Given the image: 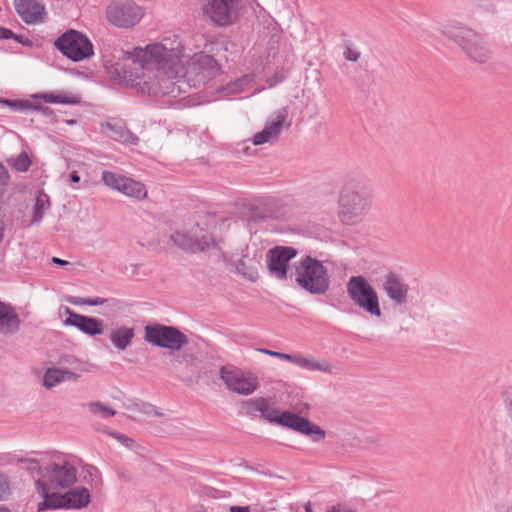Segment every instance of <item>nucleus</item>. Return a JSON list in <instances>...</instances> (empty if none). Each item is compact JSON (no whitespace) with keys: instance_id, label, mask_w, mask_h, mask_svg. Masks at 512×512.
I'll return each instance as SVG.
<instances>
[{"instance_id":"38","label":"nucleus","mask_w":512,"mask_h":512,"mask_svg":"<svg viewBox=\"0 0 512 512\" xmlns=\"http://www.w3.org/2000/svg\"><path fill=\"white\" fill-rule=\"evenodd\" d=\"M19 463H23L27 465V469L29 471H37V473L40 475V478H42V474L44 473V468L42 469L39 465V462L36 459L31 458H20L18 459Z\"/></svg>"},{"instance_id":"1","label":"nucleus","mask_w":512,"mask_h":512,"mask_svg":"<svg viewBox=\"0 0 512 512\" xmlns=\"http://www.w3.org/2000/svg\"><path fill=\"white\" fill-rule=\"evenodd\" d=\"M126 52V59L139 65L129 77L133 86L143 94L176 98L186 93L190 84L184 78V67L179 57L162 44L148 46L145 51Z\"/></svg>"},{"instance_id":"25","label":"nucleus","mask_w":512,"mask_h":512,"mask_svg":"<svg viewBox=\"0 0 512 512\" xmlns=\"http://www.w3.org/2000/svg\"><path fill=\"white\" fill-rule=\"evenodd\" d=\"M135 336L133 327L116 326L109 330V339L112 345L119 351H124L130 346Z\"/></svg>"},{"instance_id":"45","label":"nucleus","mask_w":512,"mask_h":512,"mask_svg":"<svg viewBox=\"0 0 512 512\" xmlns=\"http://www.w3.org/2000/svg\"><path fill=\"white\" fill-rule=\"evenodd\" d=\"M14 40L25 47H32L33 41L24 35L15 34Z\"/></svg>"},{"instance_id":"10","label":"nucleus","mask_w":512,"mask_h":512,"mask_svg":"<svg viewBox=\"0 0 512 512\" xmlns=\"http://www.w3.org/2000/svg\"><path fill=\"white\" fill-rule=\"evenodd\" d=\"M142 17V8L133 1H114L106 8V19L110 24L119 28H132Z\"/></svg>"},{"instance_id":"32","label":"nucleus","mask_w":512,"mask_h":512,"mask_svg":"<svg viewBox=\"0 0 512 512\" xmlns=\"http://www.w3.org/2000/svg\"><path fill=\"white\" fill-rule=\"evenodd\" d=\"M64 381L63 369L48 368L43 376V385L50 389Z\"/></svg>"},{"instance_id":"13","label":"nucleus","mask_w":512,"mask_h":512,"mask_svg":"<svg viewBox=\"0 0 512 512\" xmlns=\"http://www.w3.org/2000/svg\"><path fill=\"white\" fill-rule=\"evenodd\" d=\"M298 250L291 246H275L266 255L267 269L278 280L288 278L289 262L296 257Z\"/></svg>"},{"instance_id":"34","label":"nucleus","mask_w":512,"mask_h":512,"mask_svg":"<svg viewBox=\"0 0 512 512\" xmlns=\"http://www.w3.org/2000/svg\"><path fill=\"white\" fill-rule=\"evenodd\" d=\"M7 103L14 108L18 109H31L35 111L41 112L44 116H52L53 110L47 106H40V105H32L28 102H21V101H7Z\"/></svg>"},{"instance_id":"8","label":"nucleus","mask_w":512,"mask_h":512,"mask_svg":"<svg viewBox=\"0 0 512 512\" xmlns=\"http://www.w3.org/2000/svg\"><path fill=\"white\" fill-rule=\"evenodd\" d=\"M56 48L73 61H81L93 54L89 39L76 30H69L55 41Z\"/></svg>"},{"instance_id":"54","label":"nucleus","mask_w":512,"mask_h":512,"mask_svg":"<svg viewBox=\"0 0 512 512\" xmlns=\"http://www.w3.org/2000/svg\"><path fill=\"white\" fill-rule=\"evenodd\" d=\"M327 512H352L351 510L346 509L340 505L330 507Z\"/></svg>"},{"instance_id":"59","label":"nucleus","mask_w":512,"mask_h":512,"mask_svg":"<svg viewBox=\"0 0 512 512\" xmlns=\"http://www.w3.org/2000/svg\"><path fill=\"white\" fill-rule=\"evenodd\" d=\"M88 473H89L91 476L93 475V473H95V474H97V475H98V474H100L99 470H98L96 467H94V466H90V469L88 470Z\"/></svg>"},{"instance_id":"56","label":"nucleus","mask_w":512,"mask_h":512,"mask_svg":"<svg viewBox=\"0 0 512 512\" xmlns=\"http://www.w3.org/2000/svg\"><path fill=\"white\" fill-rule=\"evenodd\" d=\"M69 179L71 183H79L80 182V176L78 175L77 171H72L69 175Z\"/></svg>"},{"instance_id":"22","label":"nucleus","mask_w":512,"mask_h":512,"mask_svg":"<svg viewBox=\"0 0 512 512\" xmlns=\"http://www.w3.org/2000/svg\"><path fill=\"white\" fill-rule=\"evenodd\" d=\"M35 485L38 494L43 498V501L38 503V512L65 509L64 494L57 493L58 489L50 488L44 481H36Z\"/></svg>"},{"instance_id":"14","label":"nucleus","mask_w":512,"mask_h":512,"mask_svg":"<svg viewBox=\"0 0 512 512\" xmlns=\"http://www.w3.org/2000/svg\"><path fill=\"white\" fill-rule=\"evenodd\" d=\"M261 353L267 354L272 357L279 358L284 361L291 362L302 369L308 371H320L328 374L334 372V366L325 360H318L313 356H304L302 354H288L278 351H272L268 349H259Z\"/></svg>"},{"instance_id":"46","label":"nucleus","mask_w":512,"mask_h":512,"mask_svg":"<svg viewBox=\"0 0 512 512\" xmlns=\"http://www.w3.org/2000/svg\"><path fill=\"white\" fill-rule=\"evenodd\" d=\"M106 302H107V299H105V298H100V297H95V298L88 297V298H86V303L89 306L103 305Z\"/></svg>"},{"instance_id":"23","label":"nucleus","mask_w":512,"mask_h":512,"mask_svg":"<svg viewBox=\"0 0 512 512\" xmlns=\"http://www.w3.org/2000/svg\"><path fill=\"white\" fill-rule=\"evenodd\" d=\"M20 325L21 320L15 308L0 301V334L13 335L19 331Z\"/></svg>"},{"instance_id":"57","label":"nucleus","mask_w":512,"mask_h":512,"mask_svg":"<svg viewBox=\"0 0 512 512\" xmlns=\"http://www.w3.org/2000/svg\"><path fill=\"white\" fill-rule=\"evenodd\" d=\"M52 262L54 264H57V265H60V266H64V265H67L69 262L66 261V260H63V259H60L58 257H53L52 258Z\"/></svg>"},{"instance_id":"2","label":"nucleus","mask_w":512,"mask_h":512,"mask_svg":"<svg viewBox=\"0 0 512 512\" xmlns=\"http://www.w3.org/2000/svg\"><path fill=\"white\" fill-rule=\"evenodd\" d=\"M370 191L360 180L347 181L339 194V218L344 224L355 225L361 222L370 209Z\"/></svg>"},{"instance_id":"52","label":"nucleus","mask_w":512,"mask_h":512,"mask_svg":"<svg viewBox=\"0 0 512 512\" xmlns=\"http://www.w3.org/2000/svg\"><path fill=\"white\" fill-rule=\"evenodd\" d=\"M230 512H250L249 506H231Z\"/></svg>"},{"instance_id":"53","label":"nucleus","mask_w":512,"mask_h":512,"mask_svg":"<svg viewBox=\"0 0 512 512\" xmlns=\"http://www.w3.org/2000/svg\"><path fill=\"white\" fill-rule=\"evenodd\" d=\"M505 404L510 416L512 417V392L507 395L505 399Z\"/></svg>"},{"instance_id":"40","label":"nucleus","mask_w":512,"mask_h":512,"mask_svg":"<svg viewBox=\"0 0 512 512\" xmlns=\"http://www.w3.org/2000/svg\"><path fill=\"white\" fill-rule=\"evenodd\" d=\"M10 494L9 482L6 476L0 475V501Z\"/></svg>"},{"instance_id":"7","label":"nucleus","mask_w":512,"mask_h":512,"mask_svg":"<svg viewBox=\"0 0 512 512\" xmlns=\"http://www.w3.org/2000/svg\"><path fill=\"white\" fill-rule=\"evenodd\" d=\"M244 0H206L203 14L218 26L234 23L244 8Z\"/></svg>"},{"instance_id":"11","label":"nucleus","mask_w":512,"mask_h":512,"mask_svg":"<svg viewBox=\"0 0 512 512\" xmlns=\"http://www.w3.org/2000/svg\"><path fill=\"white\" fill-rule=\"evenodd\" d=\"M77 480V469L69 461L62 460L59 463L50 462L44 467L42 478L37 481H44L50 488L67 489Z\"/></svg>"},{"instance_id":"3","label":"nucleus","mask_w":512,"mask_h":512,"mask_svg":"<svg viewBox=\"0 0 512 512\" xmlns=\"http://www.w3.org/2000/svg\"><path fill=\"white\" fill-rule=\"evenodd\" d=\"M295 283L312 295H324L330 288V276L323 263L307 255L295 266Z\"/></svg>"},{"instance_id":"26","label":"nucleus","mask_w":512,"mask_h":512,"mask_svg":"<svg viewBox=\"0 0 512 512\" xmlns=\"http://www.w3.org/2000/svg\"><path fill=\"white\" fill-rule=\"evenodd\" d=\"M65 509H81L90 503V493L85 487L64 494Z\"/></svg>"},{"instance_id":"16","label":"nucleus","mask_w":512,"mask_h":512,"mask_svg":"<svg viewBox=\"0 0 512 512\" xmlns=\"http://www.w3.org/2000/svg\"><path fill=\"white\" fill-rule=\"evenodd\" d=\"M279 425L308 435L313 441L318 442L325 437V431L308 419L292 412H282L279 418Z\"/></svg>"},{"instance_id":"35","label":"nucleus","mask_w":512,"mask_h":512,"mask_svg":"<svg viewBox=\"0 0 512 512\" xmlns=\"http://www.w3.org/2000/svg\"><path fill=\"white\" fill-rule=\"evenodd\" d=\"M89 409L94 414H99L102 418H109L116 414V411L111 407L104 405L102 402H91Z\"/></svg>"},{"instance_id":"43","label":"nucleus","mask_w":512,"mask_h":512,"mask_svg":"<svg viewBox=\"0 0 512 512\" xmlns=\"http://www.w3.org/2000/svg\"><path fill=\"white\" fill-rule=\"evenodd\" d=\"M285 78L284 73L276 72L274 75L267 78V83L269 87H274L277 84L281 83Z\"/></svg>"},{"instance_id":"4","label":"nucleus","mask_w":512,"mask_h":512,"mask_svg":"<svg viewBox=\"0 0 512 512\" xmlns=\"http://www.w3.org/2000/svg\"><path fill=\"white\" fill-rule=\"evenodd\" d=\"M444 33L462 49L471 61L485 63L490 58L491 52L487 44L476 31L463 25H453L448 27Z\"/></svg>"},{"instance_id":"17","label":"nucleus","mask_w":512,"mask_h":512,"mask_svg":"<svg viewBox=\"0 0 512 512\" xmlns=\"http://www.w3.org/2000/svg\"><path fill=\"white\" fill-rule=\"evenodd\" d=\"M288 117V110L287 108H281L277 111H275L271 117L267 120L265 127L262 131L257 132L252 137V143L254 145H262L264 143L270 142H276L279 138V135L282 132L283 126L286 122V119Z\"/></svg>"},{"instance_id":"61","label":"nucleus","mask_w":512,"mask_h":512,"mask_svg":"<svg viewBox=\"0 0 512 512\" xmlns=\"http://www.w3.org/2000/svg\"><path fill=\"white\" fill-rule=\"evenodd\" d=\"M0 512H11L9 509L0 506Z\"/></svg>"},{"instance_id":"48","label":"nucleus","mask_w":512,"mask_h":512,"mask_svg":"<svg viewBox=\"0 0 512 512\" xmlns=\"http://www.w3.org/2000/svg\"><path fill=\"white\" fill-rule=\"evenodd\" d=\"M63 377H64V381L65 380L76 381L79 378V375L72 371H69L67 369H63Z\"/></svg>"},{"instance_id":"9","label":"nucleus","mask_w":512,"mask_h":512,"mask_svg":"<svg viewBox=\"0 0 512 512\" xmlns=\"http://www.w3.org/2000/svg\"><path fill=\"white\" fill-rule=\"evenodd\" d=\"M219 71L217 61L211 55L200 52L189 60L187 67L184 68V75L187 77L186 81H192L193 86H196L216 77Z\"/></svg>"},{"instance_id":"33","label":"nucleus","mask_w":512,"mask_h":512,"mask_svg":"<svg viewBox=\"0 0 512 512\" xmlns=\"http://www.w3.org/2000/svg\"><path fill=\"white\" fill-rule=\"evenodd\" d=\"M7 162L19 172H26L32 163L26 152H21L18 156L9 158Z\"/></svg>"},{"instance_id":"20","label":"nucleus","mask_w":512,"mask_h":512,"mask_svg":"<svg viewBox=\"0 0 512 512\" xmlns=\"http://www.w3.org/2000/svg\"><path fill=\"white\" fill-rule=\"evenodd\" d=\"M65 313L68 315L63 322L66 326L76 327L90 336L100 335L104 331V322L101 319L75 313L70 308H66Z\"/></svg>"},{"instance_id":"44","label":"nucleus","mask_w":512,"mask_h":512,"mask_svg":"<svg viewBox=\"0 0 512 512\" xmlns=\"http://www.w3.org/2000/svg\"><path fill=\"white\" fill-rule=\"evenodd\" d=\"M250 80H251V78L249 76H244L243 78L238 79L233 84L234 87H231V90L234 91V92L241 90L242 86L248 84Z\"/></svg>"},{"instance_id":"58","label":"nucleus","mask_w":512,"mask_h":512,"mask_svg":"<svg viewBox=\"0 0 512 512\" xmlns=\"http://www.w3.org/2000/svg\"><path fill=\"white\" fill-rule=\"evenodd\" d=\"M498 512H512V505H502L498 508Z\"/></svg>"},{"instance_id":"29","label":"nucleus","mask_w":512,"mask_h":512,"mask_svg":"<svg viewBox=\"0 0 512 512\" xmlns=\"http://www.w3.org/2000/svg\"><path fill=\"white\" fill-rule=\"evenodd\" d=\"M50 206L51 203L49 196L44 192H39L38 196L36 197L30 224L34 225L41 222Z\"/></svg>"},{"instance_id":"39","label":"nucleus","mask_w":512,"mask_h":512,"mask_svg":"<svg viewBox=\"0 0 512 512\" xmlns=\"http://www.w3.org/2000/svg\"><path fill=\"white\" fill-rule=\"evenodd\" d=\"M237 270L240 274L246 277L248 280L255 282L258 279V273L256 269L246 268L243 263H241Z\"/></svg>"},{"instance_id":"21","label":"nucleus","mask_w":512,"mask_h":512,"mask_svg":"<svg viewBox=\"0 0 512 512\" xmlns=\"http://www.w3.org/2000/svg\"><path fill=\"white\" fill-rule=\"evenodd\" d=\"M17 14L26 24H36L44 21L45 7L41 0H14Z\"/></svg>"},{"instance_id":"42","label":"nucleus","mask_w":512,"mask_h":512,"mask_svg":"<svg viewBox=\"0 0 512 512\" xmlns=\"http://www.w3.org/2000/svg\"><path fill=\"white\" fill-rule=\"evenodd\" d=\"M343 56L348 61L356 62L360 58V52L347 45Z\"/></svg>"},{"instance_id":"28","label":"nucleus","mask_w":512,"mask_h":512,"mask_svg":"<svg viewBox=\"0 0 512 512\" xmlns=\"http://www.w3.org/2000/svg\"><path fill=\"white\" fill-rule=\"evenodd\" d=\"M119 192L137 200H142L147 197V189L145 185L129 177L126 182H124Z\"/></svg>"},{"instance_id":"49","label":"nucleus","mask_w":512,"mask_h":512,"mask_svg":"<svg viewBox=\"0 0 512 512\" xmlns=\"http://www.w3.org/2000/svg\"><path fill=\"white\" fill-rule=\"evenodd\" d=\"M294 410L298 413V415L306 414L309 410V405L307 403H301L294 407Z\"/></svg>"},{"instance_id":"15","label":"nucleus","mask_w":512,"mask_h":512,"mask_svg":"<svg viewBox=\"0 0 512 512\" xmlns=\"http://www.w3.org/2000/svg\"><path fill=\"white\" fill-rule=\"evenodd\" d=\"M279 425L308 435L313 441L318 442L325 437V431L308 419L292 412H282L279 418Z\"/></svg>"},{"instance_id":"6","label":"nucleus","mask_w":512,"mask_h":512,"mask_svg":"<svg viewBox=\"0 0 512 512\" xmlns=\"http://www.w3.org/2000/svg\"><path fill=\"white\" fill-rule=\"evenodd\" d=\"M143 338L154 346L174 351L180 350L189 342L187 335L177 327L163 324L146 325Z\"/></svg>"},{"instance_id":"36","label":"nucleus","mask_w":512,"mask_h":512,"mask_svg":"<svg viewBox=\"0 0 512 512\" xmlns=\"http://www.w3.org/2000/svg\"><path fill=\"white\" fill-rule=\"evenodd\" d=\"M59 364L61 365H68L70 367H72L73 369L75 370H79V371H82V372H86L88 371L84 364L78 360L76 357L72 356V355H63L60 357V360H59Z\"/></svg>"},{"instance_id":"30","label":"nucleus","mask_w":512,"mask_h":512,"mask_svg":"<svg viewBox=\"0 0 512 512\" xmlns=\"http://www.w3.org/2000/svg\"><path fill=\"white\" fill-rule=\"evenodd\" d=\"M36 98L43 99L47 103L67 104L76 105L80 103V97L72 94L63 93H42L36 95Z\"/></svg>"},{"instance_id":"37","label":"nucleus","mask_w":512,"mask_h":512,"mask_svg":"<svg viewBox=\"0 0 512 512\" xmlns=\"http://www.w3.org/2000/svg\"><path fill=\"white\" fill-rule=\"evenodd\" d=\"M113 470L116 473L119 480H121L122 482L130 483L133 480V475L127 467L120 464H115L113 466Z\"/></svg>"},{"instance_id":"31","label":"nucleus","mask_w":512,"mask_h":512,"mask_svg":"<svg viewBox=\"0 0 512 512\" xmlns=\"http://www.w3.org/2000/svg\"><path fill=\"white\" fill-rule=\"evenodd\" d=\"M127 178L128 177H126L122 174L107 171V170H104L101 174V179L104 182V184L106 186H108L109 188L116 190L118 192L121 190L122 185L124 184V182H126Z\"/></svg>"},{"instance_id":"41","label":"nucleus","mask_w":512,"mask_h":512,"mask_svg":"<svg viewBox=\"0 0 512 512\" xmlns=\"http://www.w3.org/2000/svg\"><path fill=\"white\" fill-rule=\"evenodd\" d=\"M9 173L6 167L0 163V194L5 190L9 182Z\"/></svg>"},{"instance_id":"27","label":"nucleus","mask_w":512,"mask_h":512,"mask_svg":"<svg viewBox=\"0 0 512 512\" xmlns=\"http://www.w3.org/2000/svg\"><path fill=\"white\" fill-rule=\"evenodd\" d=\"M108 128L110 130L109 136L115 141L131 145H137L139 142L138 136L123 125L108 124Z\"/></svg>"},{"instance_id":"47","label":"nucleus","mask_w":512,"mask_h":512,"mask_svg":"<svg viewBox=\"0 0 512 512\" xmlns=\"http://www.w3.org/2000/svg\"><path fill=\"white\" fill-rule=\"evenodd\" d=\"M15 33L5 27H0V39H14Z\"/></svg>"},{"instance_id":"19","label":"nucleus","mask_w":512,"mask_h":512,"mask_svg":"<svg viewBox=\"0 0 512 512\" xmlns=\"http://www.w3.org/2000/svg\"><path fill=\"white\" fill-rule=\"evenodd\" d=\"M382 289L394 305L404 306L408 302L409 286L403 278L395 272L384 276Z\"/></svg>"},{"instance_id":"24","label":"nucleus","mask_w":512,"mask_h":512,"mask_svg":"<svg viewBox=\"0 0 512 512\" xmlns=\"http://www.w3.org/2000/svg\"><path fill=\"white\" fill-rule=\"evenodd\" d=\"M247 406L251 412H259L261 417L268 422L279 425V418L282 412L277 408L271 407L266 398L251 399L247 402Z\"/></svg>"},{"instance_id":"5","label":"nucleus","mask_w":512,"mask_h":512,"mask_svg":"<svg viewBox=\"0 0 512 512\" xmlns=\"http://www.w3.org/2000/svg\"><path fill=\"white\" fill-rule=\"evenodd\" d=\"M346 291L355 306L371 316L382 315L378 294L365 277H350L346 283Z\"/></svg>"},{"instance_id":"18","label":"nucleus","mask_w":512,"mask_h":512,"mask_svg":"<svg viewBox=\"0 0 512 512\" xmlns=\"http://www.w3.org/2000/svg\"><path fill=\"white\" fill-rule=\"evenodd\" d=\"M170 241L178 248L189 253L205 251L214 244L212 237L208 234L195 235L181 231L171 234Z\"/></svg>"},{"instance_id":"50","label":"nucleus","mask_w":512,"mask_h":512,"mask_svg":"<svg viewBox=\"0 0 512 512\" xmlns=\"http://www.w3.org/2000/svg\"><path fill=\"white\" fill-rule=\"evenodd\" d=\"M201 494H204L208 497H216L217 490L212 487L204 486L200 491Z\"/></svg>"},{"instance_id":"55","label":"nucleus","mask_w":512,"mask_h":512,"mask_svg":"<svg viewBox=\"0 0 512 512\" xmlns=\"http://www.w3.org/2000/svg\"><path fill=\"white\" fill-rule=\"evenodd\" d=\"M260 219H263V217H262V216H260V215H258L256 212H254V211L251 209L250 214L247 216V220H248V221H254V222H256V221H258V220H260Z\"/></svg>"},{"instance_id":"62","label":"nucleus","mask_w":512,"mask_h":512,"mask_svg":"<svg viewBox=\"0 0 512 512\" xmlns=\"http://www.w3.org/2000/svg\"><path fill=\"white\" fill-rule=\"evenodd\" d=\"M154 409V414L157 415V416H161L162 413H160L159 411H157L154 407H152Z\"/></svg>"},{"instance_id":"60","label":"nucleus","mask_w":512,"mask_h":512,"mask_svg":"<svg viewBox=\"0 0 512 512\" xmlns=\"http://www.w3.org/2000/svg\"><path fill=\"white\" fill-rule=\"evenodd\" d=\"M113 436L117 439H127L124 435L113 434Z\"/></svg>"},{"instance_id":"12","label":"nucleus","mask_w":512,"mask_h":512,"mask_svg":"<svg viewBox=\"0 0 512 512\" xmlns=\"http://www.w3.org/2000/svg\"><path fill=\"white\" fill-rule=\"evenodd\" d=\"M219 376L228 390L239 395H250L258 387L257 378L246 375L233 365L221 366Z\"/></svg>"},{"instance_id":"51","label":"nucleus","mask_w":512,"mask_h":512,"mask_svg":"<svg viewBox=\"0 0 512 512\" xmlns=\"http://www.w3.org/2000/svg\"><path fill=\"white\" fill-rule=\"evenodd\" d=\"M68 301L73 305H87L86 298L70 297Z\"/></svg>"}]
</instances>
